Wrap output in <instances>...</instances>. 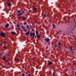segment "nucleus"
<instances>
[{
  "instance_id": "3",
  "label": "nucleus",
  "mask_w": 76,
  "mask_h": 76,
  "mask_svg": "<svg viewBox=\"0 0 76 76\" xmlns=\"http://www.w3.org/2000/svg\"><path fill=\"white\" fill-rule=\"evenodd\" d=\"M45 40L47 42H49V41H50V39L48 38H45Z\"/></svg>"
},
{
  "instance_id": "37",
  "label": "nucleus",
  "mask_w": 76,
  "mask_h": 76,
  "mask_svg": "<svg viewBox=\"0 0 76 76\" xmlns=\"http://www.w3.org/2000/svg\"><path fill=\"white\" fill-rule=\"evenodd\" d=\"M34 38V36H33L32 37V38Z\"/></svg>"
},
{
  "instance_id": "45",
  "label": "nucleus",
  "mask_w": 76,
  "mask_h": 76,
  "mask_svg": "<svg viewBox=\"0 0 76 76\" xmlns=\"http://www.w3.org/2000/svg\"><path fill=\"white\" fill-rule=\"evenodd\" d=\"M61 31H59V32H61Z\"/></svg>"
},
{
  "instance_id": "2",
  "label": "nucleus",
  "mask_w": 76,
  "mask_h": 76,
  "mask_svg": "<svg viewBox=\"0 0 76 76\" xmlns=\"http://www.w3.org/2000/svg\"><path fill=\"white\" fill-rule=\"evenodd\" d=\"M30 35L31 38L32 37V36H33V37H35V33H33L32 34L31 33L30 34Z\"/></svg>"
},
{
  "instance_id": "33",
  "label": "nucleus",
  "mask_w": 76,
  "mask_h": 76,
  "mask_svg": "<svg viewBox=\"0 0 76 76\" xmlns=\"http://www.w3.org/2000/svg\"><path fill=\"white\" fill-rule=\"evenodd\" d=\"M44 16H45V17H46V15H45V14L44 15Z\"/></svg>"
},
{
  "instance_id": "14",
  "label": "nucleus",
  "mask_w": 76,
  "mask_h": 76,
  "mask_svg": "<svg viewBox=\"0 0 76 76\" xmlns=\"http://www.w3.org/2000/svg\"><path fill=\"white\" fill-rule=\"evenodd\" d=\"M70 50L71 51H72V50H73V48H72V46H71L70 48Z\"/></svg>"
},
{
  "instance_id": "6",
  "label": "nucleus",
  "mask_w": 76,
  "mask_h": 76,
  "mask_svg": "<svg viewBox=\"0 0 76 76\" xmlns=\"http://www.w3.org/2000/svg\"><path fill=\"white\" fill-rule=\"evenodd\" d=\"M30 33V31H28L27 32L25 33L26 35H29V33Z\"/></svg>"
},
{
  "instance_id": "7",
  "label": "nucleus",
  "mask_w": 76,
  "mask_h": 76,
  "mask_svg": "<svg viewBox=\"0 0 76 76\" xmlns=\"http://www.w3.org/2000/svg\"><path fill=\"white\" fill-rule=\"evenodd\" d=\"M9 24L8 23H7L6 25H5V28H7L8 27H9Z\"/></svg>"
},
{
  "instance_id": "9",
  "label": "nucleus",
  "mask_w": 76,
  "mask_h": 76,
  "mask_svg": "<svg viewBox=\"0 0 76 76\" xmlns=\"http://www.w3.org/2000/svg\"><path fill=\"white\" fill-rule=\"evenodd\" d=\"M16 26H17V27H18V28H19V27H20V25L19 24H17L16 25Z\"/></svg>"
},
{
  "instance_id": "31",
  "label": "nucleus",
  "mask_w": 76,
  "mask_h": 76,
  "mask_svg": "<svg viewBox=\"0 0 76 76\" xmlns=\"http://www.w3.org/2000/svg\"><path fill=\"white\" fill-rule=\"evenodd\" d=\"M55 47L56 48L57 47V45H55Z\"/></svg>"
},
{
  "instance_id": "51",
  "label": "nucleus",
  "mask_w": 76,
  "mask_h": 76,
  "mask_svg": "<svg viewBox=\"0 0 76 76\" xmlns=\"http://www.w3.org/2000/svg\"><path fill=\"white\" fill-rule=\"evenodd\" d=\"M1 68L0 67V69H1Z\"/></svg>"
},
{
  "instance_id": "16",
  "label": "nucleus",
  "mask_w": 76,
  "mask_h": 76,
  "mask_svg": "<svg viewBox=\"0 0 76 76\" xmlns=\"http://www.w3.org/2000/svg\"><path fill=\"white\" fill-rule=\"evenodd\" d=\"M27 29H28H28H30V28H29V26H28V25L27 26Z\"/></svg>"
},
{
  "instance_id": "21",
  "label": "nucleus",
  "mask_w": 76,
  "mask_h": 76,
  "mask_svg": "<svg viewBox=\"0 0 76 76\" xmlns=\"http://www.w3.org/2000/svg\"><path fill=\"white\" fill-rule=\"evenodd\" d=\"M22 16H20L18 18L19 19H21V18H22Z\"/></svg>"
},
{
  "instance_id": "10",
  "label": "nucleus",
  "mask_w": 76,
  "mask_h": 76,
  "mask_svg": "<svg viewBox=\"0 0 76 76\" xmlns=\"http://www.w3.org/2000/svg\"><path fill=\"white\" fill-rule=\"evenodd\" d=\"M22 15V13H20L19 14H17V16H21V15Z\"/></svg>"
},
{
  "instance_id": "43",
  "label": "nucleus",
  "mask_w": 76,
  "mask_h": 76,
  "mask_svg": "<svg viewBox=\"0 0 76 76\" xmlns=\"http://www.w3.org/2000/svg\"><path fill=\"white\" fill-rule=\"evenodd\" d=\"M28 76H31V75H30V74L28 75Z\"/></svg>"
},
{
  "instance_id": "11",
  "label": "nucleus",
  "mask_w": 76,
  "mask_h": 76,
  "mask_svg": "<svg viewBox=\"0 0 76 76\" xmlns=\"http://www.w3.org/2000/svg\"><path fill=\"white\" fill-rule=\"evenodd\" d=\"M53 64V62H50L48 63L49 65H51V64Z\"/></svg>"
},
{
  "instance_id": "23",
  "label": "nucleus",
  "mask_w": 76,
  "mask_h": 76,
  "mask_svg": "<svg viewBox=\"0 0 76 76\" xmlns=\"http://www.w3.org/2000/svg\"><path fill=\"white\" fill-rule=\"evenodd\" d=\"M24 31H25V32H26L27 31V30L26 29H24Z\"/></svg>"
},
{
  "instance_id": "34",
  "label": "nucleus",
  "mask_w": 76,
  "mask_h": 76,
  "mask_svg": "<svg viewBox=\"0 0 76 76\" xmlns=\"http://www.w3.org/2000/svg\"><path fill=\"white\" fill-rule=\"evenodd\" d=\"M73 65H75V63H73Z\"/></svg>"
},
{
  "instance_id": "47",
  "label": "nucleus",
  "mask_w": 76,
  "mask_h": 76,
  "mask_svg": "<svg viewBox=\"0 0 76 76\" xmlns=\"http://www.w3.org/2000/svg\"><path fill=\"white\" fill-rule=\"evenodd\" d=\"M73 37L74 38V37H75V36H73Z\"/></svg>"
},
{
  "instance_id": "38",
  "label": "nucleus",
  "mask_w": 76,
  "mask_h": 76,
  "mask_svg": "<svg viewBox=\"0 0 76 76\" xmlns=\"http://www.w3.org/2000/svg\"><path fill=\"white\" fill-rule=\"evenodd\" d=\"M10 64V63H8V65H9Z\"/></svg>"
},
{
  "instance_id": "49",
  "label": "nucleus",
  "mask_w": 76,
  "mask_h": 76,
  "mask_svg": "<svg viewBox=\"0 0 76 76\" xmlns=\"http://www.w3.org/2000/svg\"><path fill=\"white\" fill-rule=\"evenodd\" d=\"M74 27H75V26H74Z\"/></svg>"
},
{
  "instance_id": "30",
  "label": "nucleus",
  "mask_w": 76,
  "mask_h": 76,
  "mask_svg": "<svg viewBox=\"0 0 76 76\" xmlns=\"http://www.w3.org/2000/svg\"><path fill=\"white\" fill-rule=\"evenodd\" d=\"M25 75V73H23L22 74V76H24Z\"/></svg>"
},
{
  "instance_id": "29",
  "label": "nucleus",
  "mask_w": 76,
  "mask_h": 76,
  "mask_svg": "<svg viewBox=\"0 0 76 76\" xmlns=\"http://www.w3.org/2000/svg\"><path fill=\"white\" fill-rule=\"evenodd\" d=\"M18 30H20V28H18Z\"/></svg>"
},
{
  "instance_id": "12",
  "label": "nucleus",
  "mask_w": 76,
  "mask_h": 76,
  "mask_svg": "<svg viewBox=\"0 0 76 76\" xmlns=\"http://www.w3.org/2000/svg\"><path fill=\"white\" fill-rule=\"evenodd\" d=\"M37 8H34L33 10V11H34V12H35V11L37 10Z\"/></svg>"
},
{
  "instance_id": "32",
  "label": "nucleus",
  "mask_w": 76,
  "mask_h": 76,
  "mask_svg": "<svg viewBox=\"0 0 76 76\" xmlns=\"http://www.w3.org/2000/svg\"><path fill=\"white\" fill-rule=\"evenodd\" d=\"M58 34H59V32H58L56 34H57V35H58Z\"/></svg>"
},
{
  "instance_id": "40",
  "label": "nucleus",
  "mask_w": 76,
  "mask_h": 76,
  "mask_svg": "<svg viewBox=\"0 0 76 76\" xmlns=\"http://www.w3.org/2000/svg\"><path fill=\"white\" fill-rule=\"evenodd\" d=\"M37 22V21H35L34 22Z\"/></svg>"
},
{
  "instance_id": "41",
  "label": "nucleus",
  "mask_w": 76,
  "mask_h": 76,
  "mask_svg": "<svg viewBox=\"0 0 76 76\" xmlns=\"http://www.w3.org/2000/svg\"><path fill=\"white\" fill-rule=\"evenodd\" d=\"M21 28H23V26H21Z\"/></svg>"
},
{
  "instance_id": "39",
  "label": "nucleus",
  "mask_w": 76,
  "mask_h": 76,
  "mask_svg": "<svg viewBox=\"0 0 76 76\" xmlns=\"http://www.w3.org/2000/svg\"><path fill=\"white\" fill-rule=\"evenodd\" d=\"M33 4H34V5H35V3H34Z\"/></svg>"
},
{
  "instance_id": "4",
  "label": "nucleus",
  "mask_w": 76,
  "mask_h": 76,
  "mask_svg": "<svg viewBox=\"0 0 76 76\" xmlns=\"http://www.w3.org/2000/svg\"><path fill=\"white\" fill-rule=\"evenodd\" d=\"M6 56H4L2 58V60H5V61H7V60H6Z\"/></svg>"
},
{
  "instance_id": "26",
  "label": "nucleus",
  "mask_w": 76,
  "mask_h": 76,
  "mask_svg": "<svg viewBox=\"0 0 76 76\" xmlns=\"http://www.w3.org/2000/svg\"><path fill=\"white\" fill-rule=\"evenodd\" d=\"M35 31V30L33 28L32 29V31Z\"/></svg>"
},
{
  "instance_id": "35",
  "label": "nucleus",
  "mask_w": 76,
  "mask_h": 76,
  "mask_svg": "<svg viewBox=\"0 0 76 76\" xmlns=\"http://www.w3.org/2000/svg\"><path fill=\"white\" fill-rule=\"evenodd\" d=\"M53 76H55V73H53Z\"/></svg>"
},
{
  "instance_id": "20",
  "label": "nucleus",
  "mask_w": 76,
  "mask_h": 76,
  "mask_svg": "<svg viewBox=\"0 0 76 76\" xmlns=\"http://www.w3.org/2000/svg\"><path fill=\"white\" fill-rule=\"evenodd\" d=\"M4 48L5 49L6 48H7V47H6V46H4Z\"/></svg>"
},
{
  "instance_id": "13",
  "label": "nucleus",
  "mask_w": 76,
  "mask_h": 76,
  "mask_svg": "<svg viewBox=\"0 0 76 76\" xmlns=\"http://www.w3.org/2000/svg\"><path fill=\"white\" fill-rule=\"evenodd\" d=\"M37 35V39H39V37H40V36H39V35L38 34V35Z\"/></svg>"
},
{
  "instance_id": "50",
  "label": "nucleus",
  "mask_w": 76,
  "mask_h": 76,
  "mask_svg": "<svg viewBox=\"0 0 76 76\" xmlns=\"http://www.w3.org/2000/svg\"><path fill=\"white\" fill-rule=\"evenodd\" d=\"M1 54V53H0V55Z\"/></svg>"
},
{
  "instance_id": "24",
  "label": "nucleus",
  "mask_w": 76,
  "mask_h": 76,
  "mask_svg": "<svg viewBox=\"0 0 76 76\" xmlns=\"http://www.w3.org/2000/svg\"><path fill=\"white\" fill-rule=\"evenodd\" d=\"M18 13H20V10H18Z\"/></svg>"
},
{
  "instance_id": "8",
  "label": "nucleus",
  "mask_w": 76,
  "mask_h": 76,
  "mask_svg": "<svg viewBox=\"0 0 76 76\" xmlns=\"http://www.w3.org/2000/svg\"><path fill=\"white\" fill-rule=\"evenodd\" d=\"M11 33V34H13L14 35H15V34H16V32H12Z\"/></svg>"
},
{
  "instance_id": "42",
  "label": "nucleus",
  "mask_w": 76,
  "mask_h": 76,
  "mask_svg": "<svg viewBox=\"0 0 76 76\" xmlns=\"http://www.w3.org/2000/svg\"><path fill=\"white\" fill-rule=\"evenodd\" d=\"M0 45H2V43H0Z\"/></svg>"
},
{
  "instance_id": "46",
  "label": "nucleus",
  "mask_w": 76,
  "mask_h": 76,
  "mask_svg": "<svg viewBox=\"0 0 76 76\" xmlns=\"http://www.w3.org/2000/svg\"><path fill=\"white\" fill-rule=\"evenodd\" d=\"M7 1H8V2L9 1V0H7Z\"/></svg>"
},
{
  "instance_id": "19",
  "label": "nucleus",
  "mask_w": 76,
  "mask_h": 76,
  "mask_svg": "<svg viewBox=\"0 0 76 76\" xmlns=\"http://www.w3.org/2000/svg\"><path fill=\"white\" fill-rule=\"evenodd\" d=\"M23 19H24H24H26V18L25 17H23Z\"/></svg>"
},
{
  "instance_id": "48",
  "label": "nucleus",
  "mask_w": 76,
  "mask_h": 76,
  "mask_svg": "<svg viewBox=\"0 0 76 76\" xmlns=\"http://www.w3.org/2000/svg\"><path fill=\"white\" fill-rule=\"evenodd\" d=\"M30 26V27H31V26Z\"/></svg>"
},
{
  "instance_id": "28",
  "label": "nucleus",
  "mask_w": 76,
  "mask_h": 76,
  "mask_svg": "<svg viewBox=\"0 0 76 76\" xmlns=\"http://www.w3.org/2000/svg\"><path fill=\"white\" fill-rule=\"evenodd\" d=\"M31 11H32V10H29L28 11V12H31Z\"/></svg>"
},
{
  "instance_id": "25",
  "label": "nucleus",
  "mask_w": 76,
  "mask_h": 76,
  "mask_svg": "<svg viewBox=\"0 0 76 76\" xmlns=\"http://www.w3.org/2000/svg\"><path fill=\"white\" fill-rule=\"evenodd\" d=\"M25 27H23V28H22V29H23V30H25Z\"/></svg>"
},
{
  "instance_id": "44",
  "label": "nucleus",
  "mask_w": 76,
  "mask_h": 76,
  "mask_svg": "<svg viewBox=\"0 0 76 76\" xmlns=\"http://www.w3.org/2000/svg\"><path fill=\"white\" fill-rule=\"evenodd\" d=\"M4 43H7V42H5Z\"/></svg>"
},
{
  "instance_id": "27",
  "label": "nucleus",
  "mask_w": 76,
  "mask_h": 76,
  "mask_svg": "<svg viewBox=\"0 0 76 76\" xmlns=\"http://www.w3.org/2000/svg\"><path fill=\"white\" fill-rule=\"evenodd\" d=\"M61 45V43H58V45H59V46H60V45Z\"/></svg>"
},
{
  "instance_id": "17",
  "label": "nucleus",
  "mask_w": 76,
  "mask_h": 76,
  "mask_svg": "<svg viewBox=\"0 0 76 76\" xmlns=\"http://www.w3.org/2000/svg\"><path fill=\"white\" fill-rule=\"evenodd\" d=\"M36 34H37V35H38V31H36Z\"/></svg>"
},
{
  "instance_id": "22",
  "label": "nucleus",
  "mask_w": 76,
  "mask_h": 76,
  "mask_svg": "<svg viewBox=\"0 0 76 76\" xmlns=\"http://www.w3.org/2000/svg\"><path fill=\"white\" fill-rule=\"evenodd\" d=\"M24 24L25 25H26L27 24V23L25 22L24 23Z\"/></svg>"
},
{
  "instance_id": "15",
  "label": "nucleus",
  "mask_w": 76,
  "mask_h": 76,
  "mask_svg": "<svg viewBox=\"0 0 76 76\" xmlns=\"http://www.w3.org/2000/svg\"><path fill=\"white\" fill-rule=\"evenodd\" d=\"M11 5V3H8V6H10Z\"/></svg>"
},
{
  "instance_id": "36",
  "label": "nucleus",
  "mask_w": 76,
  "mask_h": 76,
  "mask_svg": "<svg viewBox=\"0 0 76 76\" xmlns=\"http://www.w3.org/2000/svg\"><path fill=\"white\" fill-rule=\"evenodd\" d=\"M24 13V12L23 11L22 12V13Z\"/></svg>"
},
{
  "instance_id": "5",
  "label": "nucleus",
  "mask_w": 76,
  "mask_h": 76,
  "mask_svg": "<svg viewBox=\"0 0 76 76\" xmlns=\"http://www.w3.org/2000/svg\"><path fill=\"white\" fill-rule=\"evenodd\" d=\"M19 59H18L17 58H16V57H15V58L14 59V61L15 62H17V61H18Z\"/></svg>"
},
{
  "instance_id": "18",
  "label": "nucleus",
  "mask_w": 76,
  "mask_h": 76,
  "mask_svg": "<svg viewBox=\"0 0 76 76\" xmlns=\"http://www.w3.org/2000/svg\"><path fill=\"white\" fill-rule=\"evenodd\" d=\"M53 28H55V25L54 24H53Z\"/></svg>"
},
{
  "instance_id": "1",
  "label": "nucleus",
  "mask_w": 76,
  "mask_h": 76,
  "mask_svg": "<svg viewBox=\"0 0 76 76\" xmlns=\"http://www.w3.org/2000/svg\"><path fill=\"white\" fill-rule=\"evenodd\" d=\"M0 35H1L2 38H3L4 37H5V34L4 32L1 33Z\"/></svg>"
}]
</instances>
